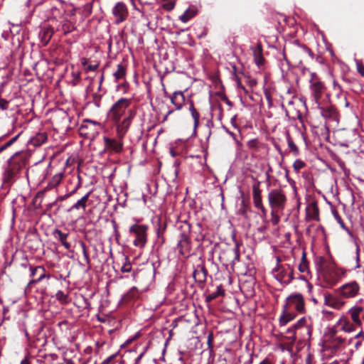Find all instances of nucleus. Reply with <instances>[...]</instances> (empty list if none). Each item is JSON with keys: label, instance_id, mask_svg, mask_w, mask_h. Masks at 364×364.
Instances as JSON below:
<instances>
[{"label": "nucleus", "instance_id": "1", "mask_svg": "<svg viewBox=\"0 0 364 364\" xmlns=\"http://www.w3.org/2000/svg\"><path fill=\"white\" fill-rule=\"evenodd\" d=\"M130 105L131 100L120 98L108 112L109 118L117 124L118 133L122 136L127 132L134 116V112L132 109H128L127 113Z\"/></svg>", "mask_w": 364, "mask_h": 364}, {"label": "nucleus", "instance_id": "2", "mask_svg": "<svg viewBox=\"0 0 364 364\" xmlns=\"http://www.w3.org/2000/svg\"><path fill=\"white\" fill-rule=\"evenodd\" d=\"M29 156L26 151H21L14 154L8 159L3 173V186L6 188L9 189L19 178L21 171L28 164Z\"/></svg>", "mask_w": 364, "mask_h": 364}, {"label": "nucleus", "instance_id": "3", "mask_svg": "<svg viewBox=\"0 0 364 364\" xmlns=\"http://www.w3.org/2000/svg\"><path fill=\"white\" fill-rule=\"evenodd\" d=\"M319 270L322 272L324 287H331L335 285L346 274V270L338 268L329 264L324 257L319 258Z\"/></svg>", "mask_w": 364, "mask_h": 364}, {"label": "nucleus", "instance_id": "4", "mask_svg": "<svg viewBox=\"0 0 364 364\" xmlns=\"http://www.w3.org/2000/svg\"><path fill=\"white\" fill-rule=\"evenodd\" d=\"M307 55L313 58L314 54L311 50L297 41L288 47L285 46L284 48V58L287 63H289V57L290 60L295 64L301 65Z\"/></svg>", "mask_w": 364, "mask_h": 364}, {"label": "nucleus", "instance_id": "5", "mask_svg": "<svg viewBox=\"0 0 364 364\" xmlns=\"http://www.w3.org/2000/svg\"><path fill=\"white\" fill-rule=\"evenodd\" d=\"M178 228L181 230L179 233L178 243L176 250L178 254L185 258L191 255L192 245L189 237L191 232V225L187 222H181Z\"/></svg>", "mask_w": 364, "mask_h": 364}, {"label": "nucleus", "instance_id": "6", "mask_svg": "<svg viewBox=\"0 0 364 364\" xmlns=\"http://www.w3.org/2000/svg\"><path fill=\"white\" fill-rule=\"evenodd\" d=\"M147 225L137 223L129 227V232L134 237L133 244L135 247L141 249L145 247L147 242Z\"/></svg>", "mask_w": 364, "mask_h": 364}, {"label": "nucleus", "instance_id": "7", "mask_svg": "<svg viewBox=\"0 0 364 364\" xmlns=\"http://www.w3.org/2000/svg\"><path fill=\"white\" fill-rule=\"evenodd\" d=\"M268 202L271 210L274 211H282L284 209L287 198L284 192L281 188H274L268 193Z\"/></svg>", "mask_w": 364, "mask_h": 364}, {"label": "nucleus", "instance_id": "8", "mask_svg": "<svg viewBox=\"0 0 364 364\" xmlns=\"http://www.w3.org/2000/svg\"><path fill=\"white\" fill-rule=\"evenodd\" d=\"M240 248L237 244L234 247H226L221 250L219 254L220 262L226 266L234 265L236 262L240 260Z\"/></svg>", "mask_w": 364, "mask_h": 364}, {"label": "nucleus", "instance_id": "9", "mask_svg": "<svg viewBox=\"0 0 364 364\" xmlns=\"http://www.w3.org/2000/svg\"><path fill=\"white\" fill-rule=\"evenodd\" d=\"M100 128V122L86 119L83 120L79 128V134L85 138L92 139L98 134Z\"/></svg>", "mask_w": 364, "mask_h": 364}, {"label": "nucleus", "instance_id": "10", "mask_svg": "<svg viewBox=\"0 0 364 364\" xmlns=\"http://www.w3.org/2000/svg\"><path fill=\"white\" fill-rule=\"evenodd\" d=\"M309 82L311 95L314 97L315 102L318 106H319L320 99L326 90L325 85L318 76L314 73H311Z\"/></svg>", "mask_w": 364, "mask_h": 364}, {"label": "nucleus", "instance_id": "11", "mask_svg": "<svg viewBox=\"0 0 364 364\" xmlns=\"http://www.w3.org/2000/svg\"><path fill=\"white\" fill-rule=\"evenodd\" d=\"M285 308L290 310L293 309L299 313L305 312V302L304 297L300 293H295L289 295L284 304Z\"/></svg>", "mask_w": 364, "mask_h": 364}, {"label": "nucleus", "instance_id": "12", "mask_svg": "<svg viewBox=\"0 0 364 364\" xmlns=\"http://www.w3.org/2000/svg\"><path fill=\"white\" fill-rule=\"evenodd\" d=\"M359 291V285L356 282H351L342 285L336 289V293L342 298L349 299L355 296Z\"/></svg>", "mask_w": 364, "mask_h": 364}, {"label": "nucleus", "instance_id": "13", "mask_svg": "<svg viewBox=\"0 0 364 364\" xmlns=\"http://www.w3.org/2000/svg\"><path fill=\"white\" fill-rule=\"evenodd\" d=\"M274 271L277 272V279L280 282L289 284L294 279V269L289 264L284 266L277 264Z\"/></svg>", "mask_w": 364, "mask_h": 364}, {"label": "nucleus", "instance_id": "14", "mask_svg": "<svg viewBox=\"0 0 364 364\" xmlns=\"http://www.w3.org/2000/svg\"><path fill=\"white\" fill-rule=\"evenodd\" d=\"M112 14L114 18V23L119 24L127 20L129 16V11L124 2H117L114 6Z\"/></svg>", "mask_w": 364, "mask_h": 364}, {"label": "nucleus", "instance_id": "15", "mask_svg": "<svg viewBox=\"0 0 364 364\" xmlns=\"http://www.w3.org/2000/svg\"><path fill=\"white\" fill-rule=\"evenodd\" d=\"M31 277H33L36 275L38 276V278L33 279L31 280L28 285L27 289L31 288V286L33 284H37L40 282H41L43 279L48 278L49 279L50 277V275L49 274H46V271L45 268L42 266H37L35 267H31Z\"/></svg>", "mask_w": 364, "mask_h": 364}, {"label": "nucleus", "instance_id": "16", "mask_svg": "<svg viewBox=\"0 0 364 364\" xmlns=\"http://www.w3.org/2000/svg\"><path fill=\"white\" fill-rule=\"evenodd\" d=\"M105 149L110 152L119 153L123 149V143L122 140L104 136Z\"/></svg>", "mask_w": 364, "mask_h": 364}, {"label": "nucleus", "instance_id": "17", "mask_svg": "<svg viewBox=\"0 0 364 364\" xmlns=\"http://www.w3.org/2000/svg\"><path fill=\"white\" fill-rule=\"evenodd\" d=\"M164 97L170 99L171 102L176 107V109L180 110L185 104V96L181 91H176L173 95L164 91Z\"/></svg>", "mask_w": 364, "mask_h": 364}, {"label": "nucleus", "instance_id": "18", "mask_svg": "<svg viewBox=\"0 0 364 364\" xmlns=\"http://www.w3.org/2000/svg\"><path fill=\"white\" fill-rule=\"evenodd\" d=\"M339 295H337L335 292V294H331L329 293L324 294V303L326 305L333 307L334 309H341L344 302L341 301L338 298Z\"/></svg>", "mask_w": 364, "mask_h": 364}, {"label": "nucleus", "instance_id": "19", "mask_svg": "<svg viewBox=\"0 0 364 364\" xmlns=\"http://www.w3.org/2000/svg\"><path fill=\"white\" fill-rule=\"evenodd\" d=\"M296 316V314L294 311H293L292 310H290L287 308H285L283 306L282 314L279 318V325L281 326H286L289 321L294 319Z\"/></svg>", "mask_w": 364, "mask_h": 364}, {"label": "nucleus", "instance_id": "20", "mask_svg": "<svg viewBox=\"0 0 364 364\" xmlns=\"http://www.w3.org/2000/svg\"><path fill=\"white\" fill-rule=\"evenodd\" d=\"M208 270L204 265H198L193 271V276L196 282L203 283L206 280Z\"/></svg>", "mask_w": 364, "mask_h": 364}, {"label": "nucleus", "instance_id": "21", "mask_svg": "<svg viewBox=\"0 0 364 364\" xmlns=\"http://www.w3.org/2000/svg\"><path fill=\"white\" fill-rule=\"evenodd\" d=\"M53 237L58 240L66 250H70L71 245L67 241L69 236L68 232H64L60 230L55 229L53 232Z\"/></svg>", "mask_w": 364, "mask_h": 364}, {"label": "nucleus", "instance_id": "22", "mask_svg": "<svg viewBox=\"0 0 364 364\" xmlns=\"http://www.w3.org/2000/svg\"><path fill=\"white\" fill-rule=\"evenodd\" d=\"M255 61L258 66L263 65L264 58L262 54V45L260 42L257 43L255 47L252 48Z\"/></svg>", "mask_w": 364, "mask_h": 364}, {"label": "nucleus", "instance_id": "23", "mask_svg": "<svg viewBox=\"0 0 364 364\" xmlns=\"http://www.w3.org/2000/svg\"><path fill=\"white\" fill-rule=\"evenodd\" d=\"M47 140L48 135L46 132H38L36 133L35 136L30 139L29 144L33 145V146L37 147L46 143Z\"/></svg>", "mask_w": 364, "mask_h": 364}, {"label": "nucleus", "instance_id": "24", "mask_svg": "<svg viewBox=\"0 0 364 364\" xmlns=\"http://www.w3.org/2000/svg\"><path fill=\"white\" fill-rule=\"evenodd\" d=\"M337 325L338 327H339L341 330L346 332L354 331L355 330L356 326H358L354 323H352L346 317H341L338 320Z\"/></svg>", "mask_w": 364, "mask_h": 364}, {"label": "nucleus", "instance_id": "25", "mask_svg": "<svg viewBox=\"0 0 364 364\" xmlns=\"http://www.w3.org/2000/svg\"><path fill=\"white\" fill-rule=\"evenodd\" d=\"M306 217L314 220H319V209L316 202H312L306 207Z\"/></svg>", "mask_w": 364, "mask_h": 364}, {"label": "nucleus", "instance_id": "26", "mask_svg": "<svg viewBox=\"0 0 364 364\" xmlns=\"http://www.w3.org/2000/svg\"><path fill=\"white\" fill-rule=\"evenodd\" d=\"M54 33L53 29L51 27H44L39 33L41 42L43 46H46L50 41Z\"/></svg>", "mask_w": 364, "mask_h": 364}, {"label": "nucleus", "instance_id": "27", "mask_svg": "<svg viewBox=\"0 0 364 364\" xmlns=\"http://www.w3.org/2000/svg\"><path fill=\"white\" fill-rule=\"evenodd\" d=\"M321 110V114L325 118L334 119L336 117V109L332 105L326 107L318 106Z\"/></svg>", "mask_w": 364, "mask_h": 364}, {"label": "nucleus", "instance_id": "28", "mask_svg": "<svg viewBox=\"0 0 364 364\" xmlns=\"http://www.w3.org/2000/svg\"><path fill=\"white\" fill-rule=\"evenodd\" d=\"M363 311V308L360 306H355L349 310L351 319L353 323L358 326H361L362 322L359 318L360 313Z\"/></svg>", "mask_w": 364, "mask_h": 364}, {"label": "nucleus", "instance_id": "29", "mask_svg": "<svg viewBox=\"0 0 364 364\" xmlns=\"http://www.w3.org/2000/svg\"><path fill=\"white\" fill-rule=\"evenodd\" d=\"M63 173H57L53 176L47 186L44 188V191H48L56 188L61 182Z\"/></svg>", "mask_w": 364, "mask_h": 364}, {"label": "nucleus", "instance_id": "30", "mask_svg": "<svg viewBox=\"0 0 364 364\" xmlns=\"http://www.w3.org/2000/svg\"><path fill=\"white\" fill-rule=\"evenodd\" d=\"M127 65L125 63H119L117 66V70L113 73L116 81H119L125 77Z\"/></svg>", "mask_w": 364, "mask_h": 364}, {"label": "nucleus", "instance_id": "31", "mask_svg": "<svg viewBox=\"0 0 364 364\" xmlns=\"http://www.w3.org/2000/svg\"><path fill=\"white\" fill-rule=\"evenodd\" d=\"M90 195V192H88L86 195L82 197L80 200H78L70 208V210H80L82 209L85 210L87 206V203L88 201L89 197Z\"/></svg>", "mask_w": 364, "mask_h": 364}, {"label": "nucleus", "instance_id": "32", "mask_svg": "<svg viewBox=\"0 0 364 364\" xmlns=\"http://www.w3.org/2000/svg\"><path fill=\"white\" fill-rule=\"evenodd\" d=\"M189 110L194 121V129H196L199 125L200 114L194 107L192 101L189 102Z\"/></svg>", "mask_w": 364, "mask_h": 364}, {"label": "nucleus", "instance_id": "33", "mask_svg": "<svg viewBox=\"0 0 364 364\" xmlns=\"http://www.w3.org/2000/svg\"><path fill=\"white\" fill-rule=\"evenodd\" d=\"M197 14V10L195 9L188 8L186 11L179 17V19L183 22H188L191 18L194 17Z\"/></svg>", "mask_w": 364, "mask_h": 364}, {"label": "nucleus", "instance_id": "34", "mask_svg": "<svg viewBox=\"0 0 364 364\" xmlns=\"http://www.w3.org/2000/svg\"><path fill=\"white\" fill-rule=\"evenodd\" d=\"M287 141L290 151L293 153L294 156H298L299 154V149L294 142L289 132H287Z\"/></svg>", "mask_w": 364, "mask_h": 364}, {"label": "nucleus", "instance_id": "35", "mask_svg": "<svg viewBox=\"0 0 364 364\" xmlns=\"http://www.w3.org/2000/svg\"><path fill=\"white\" fill-rule=\"evenodd\" d=\"M331 343L333 348H339L344 343V339L341 336H337L336 331H333L331 335Z\"/></svg>", "mask_w": 364, "mask_h": 364}, {"label": "nucleus", "instance_id": "36", "mask_svg": "<svg viewBox=\"0 0 364 364\" xmlns=\"http://www.w3.org/2000/svg\"><path fill=\"white\" fill-rule=\"evenodd\" d=\"M299 270L300 272L305 273L309 272V263L306 259V255L305 252H303L301 262L299 265Z\"/></svg>", "mask_w": 364, "mask_h": 364}, {"label": "nucleus", "instance_id": "37", "mask_svg": "<svg viewBox=\"0 0 364 364\" xmlns=\"http://www.w3.org/2000/svg\"><path fill=\"white\" fill-rule=\"evenodd\" d=\"M224 294V290L221 287H218L217 291L212 292L206 296V301L210 302L215 299H217L220 295Z\"/></svg>", "mask_w": 364, "mask_h": 364}, {"label": "nucleus", "instance_id": "38", "mask_svg": "<svg viewBox=\"0 0 364 364\" xmlns=\"http://www.w3.org/2000/svg\"><path fill=\"white\" fill-rule=\"evenodd\" d=\"M332 214L333 215L334 219L336 220V222L340 225L341 228L346 231L347 232H350L349 229L346 227L345 225L343 219L341 218V215H339L338 212L336 210H332Z\"/></svg>", "mask_w": 364, "mask_h": 364}, {"label": "nucleus", "instance_id": "39", "mask_svg": "<svg viewBox=\"0 0 364 364\" xmlns=\"http://www.w3.org/2000/svg\"><path fill=\"white\" fill-rule=\"evenodd\" d=\"M139 296V291L135 287H132L125 296V299H135Z\"/></svg>", "mask_w": 364, "mask_h": 364}, {"label": "nucleus", "instance_id": "40", "mask_svg": "<svg viewBox=\"0 0 364 364\" xmlns=\"http://www.w3.org/2000/svg\"><path fill=\"white\" fill-rule=\"evenodd\" d=\"M253 203L255 206L257 208L261 210L262 215H266L267 214V210L264 207L262 204V198H253Z\"/></svg>", "mask_w": 364, "mask_h": 364}, {"label": "nucleus", "instance_id": "41", "mask_svg": "<svg viewBox=\"0 0 364 364\" xmlns=\"http://www.w3.org/2000/svg\"><path fill=\"white\" fill-rule=\"evenodd\" d=\"M55 297L62 304H67L69 301L68 296L60 290L56 293Z\"/></svg>", "mask_w": 364, "mask_h": 364}, {"label": "nucleus", "instance_id": "42", "mask_svg": "<svg viewBox=\"0 0 364 364\" xmlns=\"http://www.w3.org/2000/svg\"><path fill=\"white\" fill-rule=\"evenodd\" d=\"M80 245L81 248H82V254H83V256H84L85 261L86 264L90 266V256H89V253H88V252L87 250L86 245L82 241L80 242Z\"/></svg>", "mask_w": 364, "mask_h": 364}, {"label": "nucleus", "instance_id": "43", "mask_svg": "<svg viewBox=\"0 0 364 364\" xmlns=\"http://www.w3.org/2000/svg\"><path fill=\"white\" fill-rule=\"evenodd\" d=\"M262 191L259 188V182H257L252 186V198H262Z\"/></svg>", "mask_w": 364, "mask_h": 364}, {"label": "nucleus", "instance_id": "44", "mask_svg": "<svg viewBox=\"0 0 364 364\" xmlns=\"http://www.w3.org/2000/svg\"><path fill=\"white\" fill-rule=\"evenodd\" d=\"M305 166L306 164L301 159H296L293 164L294 170L296 173H299L301 169L305 167Z\"/></svg>", "mask_w": 364, "mask_h": 364}, {"label": "nucleus", "instance_id": "45", "mask_svg": "<svg viewBox=\"0 0 364 364\" xmlns=\"http://www.w3.org/2000/svg\"><path fill=\"white\" fill-rule=\"evenodd\" d=\"M166 229V224L165 223H161V221L159 222L158 224V228H157V236L159 238L163 237V235ZM164 240V238H162Z\"/></svg>", "mask_w": 364, "mask_h": 364}, {"label": "nucleus", "instance_id": "46", "mask_svg": "<svg viewBox=\"0 0 364 364\" xmlns=\"http://www.w3.org/2000/svg\"><path fill=\"white\" fill-rule=\"evenodd\" d=\"M22 132L16 135L15 136L12 137L10 140H9L6 143H5L4 145H2L3 148L6 150L9 147H10L11 145H13L19 138L20 135L21 134Z\"/></svg>", "mask_w": 364, "mask_h": 364}, {"label": "nucleus", "instance_id": "47", "mask_svg": "<svg viewBox=\"0 0 364 364\" xmlns=\"http://www.w3.org/2000/svg\"><path fill=\"white\" fill-rule=\"evenodd\" d=\"M22 132L16 135L15 136L12 137L10 140H9L6 143H5L4 145H2L3 148L6 150L9 147H10L11 145H13L19 138L20 135L21 134Z\"/></svg>", "mask_w": 364, "mask_h": 364}, {"label": "nucleus", "instance_id": "48", "mask_svg": "<svg viewBox=\"0 0 364 364\" xmlns=\"http://www.w3.org/2000/svg\"><path fill=\"white\" fill-rule=\"evenodd\" d=\"M250 149L257 150L258 147V140L257 139L250 140L247 144Z\"/></svg>", "mask_w": 364, "mask_h": 364}, {"label": "nucleus", "instance_id": "49", "mask_svg": "<svg viewBox=\"0 0 364 364\" xmlns=\"http://www.w3.org/2000/svg\"><path fill=\"white\" fill-rule=\"evenodd\" d=\"M279 212V211L273 212V210H271V222L272 223L273 225H277L279 222V217L277 215Z\"/></svg>", "mask_w": 364, "mask_h": 364}, {"label": "nucleus", "instance_id": "50", "mask_svg": "<svg viewBox=\"0 0 364 364\" xmlns=\"http://www.w3.org/2000/svg\"><path fill=\"white\" fill-rule=\"evenodd\" d=\"M162 7L168 11L173 10L175 7V2L172 1H169L166 3L163 4Z\"/></svg>", "mask_w": 364, "mask_h": 364}, {"label": "nucleus", "instance_id": "51", "mask_svg": "<svg viewBox=\"0 0 364 364\" xmlns=\"http://www.w3.org/2000/svg\"><path fill=\"white\" fill-rule=\"evenodd\" d=\"M118 355V353H114L108 358H107L101 364H113V360L116 358V357Z\"/></svg>", "mask_w": 364, "mask_h": 364}, {"label": "nucleus", "instance_id": "52", "mask_svg": "<svg viewBox=\"0 0 364 364\" xmlns=\"http://www.w3.org/2000/svg\"><path fill=\"white\" fill-rule=\"evenodd\" d=\"M306 319L304 317H303L300 318L295 324H294V328L299 329L304 326L306 324Z\"/></svg>", "mask_w": 364, "mask_h": 364}, {"label": "nucleus", "instance_id": "53", "mask_svg": "<svg viewBox=\"0 0 364 364\" xmlns=\"http://www.w3.org/2000/svg\"><path fill=\"white\" fill-rule=\"evenodd\" d=\"M132 270V265L129 262L125 263L121 268L122 272H130Z\"/></svg>", "mask_w": 364, "mask_h": 364}, {"label": "nucleus", "instance_id": "54", "mask_svg": "<svg viewBox=\"0 0 364 364\" xmlns=\"http://www.w3.org/2000/svg\"><path fill=\"white\" fill-rule=\"evenodd\" d=\"M9 102L4 99H0V109L6 110L8 109Z\"/></svg>", "mask_w": 364, "mask_h": 364}, {"label": "nucleus", "instance_id": "55", "mask_svg": "<svg viewBox=\"0 0 364 364\" xmlns=\"http://www.w3.org/2000/svg\"><path fill=\"white\" fill-rule=\"evenodd\" d=\"M213 334L212 332H210L208 334V341H207V343H208V348L210 349L213 348Z\"/></svg>", "mask_w": 364, "mask_h": 364}, {"label": "nucleus", "instance_id": "56", "mask_svg": "<svg viewBox=\"0 0 364 364\" xmlns=\"http://www.w3.org/2000/svg\"><path fill=\"white\" fill-rule=\"evenodd\" d=\"M242 205H243V208H242L240 210V213L241 214L245 216V217H247V210H249V206L245 205L244 202H242Z\"/></svg>", "mask_w": 364, "mask_h": 364}, {"label": "nucleus", "instance_id": "57", "mask_svg": "<svg viewBox=\"0 0 364 364\" xmlns=\"http://www.w3.org/2000/svg\"><path fill=\"white\" fill-rule=\"evenodd\" d=\"M357 70L363 77H364V65L362 63L357 64Z\"/></svg>", "mask_w": 364, "mask_h": 364}, {"label": "nucleus", "instance_id": "58", "mask_svg": "<svg viewBox=\"0 0 364 364\" xmlns=\"http://www.w3.org/2000/svg\"><path fill=\"white\" fill-rule=\"evenodd\" d=\"M264 95L268 102L269 107H271L272 105V96H271L270 93L268 92H266L264 93Z\"/></svg>", "mask_w": 364, "mask_h": 364}, {"label": "nucleus", "instance_id": "59", "mask_svg": "<svg viewBox=\"0 0 364 364\" xmlns=\"http://www.w3.org/2000/svg\"><path fill=\"white\" fill-rule=\"evenodd\" d=\"M97 68H98V64L89 65L86 68V70H87V71H88V70H90V71H95V70L97 69Z\"/></svg>", "mask_w": 364, "mask_h": 364}, {"label": "nucleus", "instance_id": "60", "mask_svg": "<svg viewBox=\"0 0 364 364\" xmlns=\"http://www.w3.org/2000/svg\"><path fill=\"white\" fill-rule=\"evenodd\" d=\"M81 186V183L80 182L78 183V184L75 186V188L71 191L70 193H68L70 197L72 196L73 195H74L75 193H77V191L78 190V188Z\"/></svg>", "mask_w": 364, "mask_h": 364}, {"label": "nucleus", "instance_id": "61", "mask_svg": "<svg viewBox=\"0 0 364 364\" xmlns=\"http://www.w3.org/2000/svg\"><path fill=\"white\" fill-rule=\"evenodd\" d=\"M355 338H356V339L361 338V340H363L364 339V333L363 332V331H360V332L355 335Z\"/></svg>", "mask_w": 364, "mask_h": 364}, {"label": "nucleus", "instance_id": "62", "mask_svg": "<svg viewBox=\"0 0 364 364\" xmlns=\"http://www.w3.org/2000/svg\"><path fill=\"white\" fill-rule=\"evenodd\" d=\"M222 100L225 102V103L230 107L232 106V102L228 100V98L225 95L222 97Z\"/></svg>", "mask_w": 364, "mask_h": 364}, {"label": "nucleus", "instance_id": "63", "mask_svg": "<svg viewBox=\"0 0 364 364\" xmlns=\"http://www.w3.org/2000/svg\"><path fill=\"white\" fill-rule=\"evenodd\" d=\"M296 330H297V328H294L293 325L291 328L287 329V332L289 334H292V336H294Z\"/></svg>", "mask_w": 364, "mask_h": 364}, {"label": "nucleus", "instance_id": "64", "mask_svg": "<svg viewBox=\"0 0 364 364\" xmlns=\"http://www.w3.org/2000/svg\"><path fill=\"white\" fill-rule=\"evenodd\" d=\"M68 198H70V196H69V194H68V193H66V194H65V195H64V196H62L58 197V200H59V201H63V200H65L68 199Z\"/></svg>", "mask_w": 364, "mask_h": 364}]
</instances>
